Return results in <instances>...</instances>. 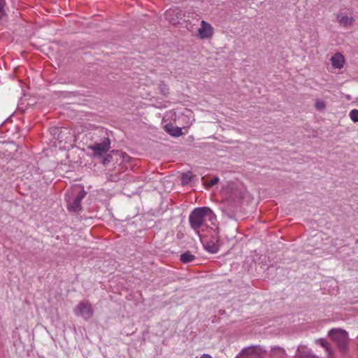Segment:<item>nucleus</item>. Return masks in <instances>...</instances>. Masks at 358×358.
<instances>
[{"label": "nucleus", "mask_w": 358, "mask_h": 358, "mask_svg": "<svg viewBox=\"0 0 358 358\" xmlns=\"http://www.w3.org/2000/svg\"><path fill=\"white\" fill-rule=\"evenodd\" d=\"M191 227L199 234V230L203 226H208L207 220L215 225V216L213 211L207 207L196 208L189 217Z\"/></svg>", "instance_id": "1"}, {"label": "nucleus", "mask_w": 358, "mask_h": 358, "mask_svg": "<svg viewBox=\"0 0 358 358\" xmlns=\"http://www.w3.org/2000/svg\"><path fill=\"white\" fill-rule=\"evenodd\" d=\"M331 338L336 343L338 348L344 351L347 349L348 343V332L343 329H331L329 333Z\"/></svg>", "instance_id": "2"}, {"label": "nucleus", "mask_w": 358, "mask_h": 358, "mask_svg": "<svg viewBox=\"0 0 358 358\" xmlns=\"http://www.w3.org/2000/svg\"><path fill=\"white\" fill-rule=\"evenodd\" d=\"M73 311L76 316L83 317L85 321H88L94 315L92 306L87 300L78 303Z\"/></svg>", "instance_id": "3"}, {"label": "nucleus", "mask_w": 358, "mask_h": 358, "mask_svg": "<svg viewBox=\"0 0 358 358\" xmlns=\"http://www.w3.org/2000/svg\"><path fill=\"white\" fill-rule=\"evenodd\" d=\"M185 16L184 12L179 8H171L165 13V18L173 25L180 24V20Z\"/></svg>", "instance_id": "4"}, {"label": "nucleus", "mask_w": 358, "mask_h": 358, "mask_svg": "<svg viewBox=\"0 0 358 358\" xmlns=\"http://www.w3.org/2000/svg\"><path fill=\"white\" fill-rule=\"evenodd\" d=\"M110 141L105 138L101 143H94L89 145L88 148L92 150L94 156H102L110 149Z\"/></svg>", "instance_id": "5"}, {"label": "nucleus", "mask_w": 358, "mask_h": 358, "mask_svg": "<svg viewBox=\"0 0 358 358\" xmlns=\"http://www.w3.org/2000/svg\"><path fill=\"white\" fill-rule=\"evenodd\" d=\"M197 32V36L201 40L210 39L214 34V28L208 22L202 20Z\"/></svg>", "instance_id": "6"}, {"label": "nucleus", "mask_w": 358, "mask_h": 358, "mask_svg": "<svg viewBox=\"0 0 358 358\" xmlns=\"http://www.w3.org/2000/svg\"><path fill=\"white\" fill-rule=\"evenodd\" d=\"M262 350L259 347H250L244 349L241 354V358H262Z\"/></svg>", "instance_id": "7"}, {"label": "nucleus", "mask_w": 358, "mask_h": 358, "mask_svg": "<svg viewBox=\"0 0 358 358\" xmlns=\"http://www.w3.org/2000/svg\"><path fill=\"white\" fill-rule=\"evenodd\" d=\"M336 19L340 26L344 28L351 27L355 20L353 17L345 15L343 13L337 14Z\"/></svg>", "instance_id": "8"}, {"label": "nucleus", "mask_w": 358, "mask_h": 358, "mask_svg": "<svg viewBox=\"0 0 358 358\" xmlns=\"http://www.w3.org/2000/svg\"><path fill=\"white\" fill-rule=\"evenodd\" d=\"M331 65L335 69H342L345 64V59L344 56L341 52H336L335 53L331 58Z\"/></svg>", "instance_id": "9"}, {"label": "nucleus", "mask_w": 358, "mask_h": 358, "mask_svg": "<svg viewBox=\"0 0 358 358\" xmlns=\"http://www.w3.org/2000/svg\"><path fill=\"white\" fill-rule=\"evenodd\" d=\"M164 130L172 136L178 137L182 134L180 127H175L171 123L166 124Z\"/></svg>", "instance_id": "10"}, {"label": "nucleus", "mask_w": 358, "mask_h": 358, "mask_svg": "<svg viewBox=\"0 0 358 358\" xmlns=\"http://www.w3.org/2000/svg\"><path fill=\"white\" fill-rule=\"evenodd\" d=\"M271 358H285V351L281 348H275L271 350Z\"/></svg>", "instance_id": "11"}, {"label": "nucleus", "mask_w": 358, "mask_h": 358, "mask_svg": "<svg viewBox=\"0 0 358 358\" xmlns=\"http://www.w3.org/2000/svg\"><path fill=\"white\" fill-rule=\"evenodd\" d=\"M68 209L73 212L78 211L81 209L80 201L74 199L72 201L68 202Z\"/></svg>", "instance_id": "12"}, {"label": "nucleus", "mask_w": 358, "mask_h": 358, "mask_svg": "<svg viewBox=\"0 0 358 358\" xmlns=\"http://www.w3.org/2000/svg\"><path fill=\"white\" fill-rule=\"evenodd\" d=\"M204 247L206 250L210 253H216L219 250L218 245L211 241L206 243Z\"/></svg>", "instance_id": "13"}, {"label": "nucleus", "mask_w": 358, "mask_h": 358, "mask_svg": "<svg viewBox=\"0 0 358 358\" xmlns=\"http://www.w3.org/2000/svg\"><path fill=\"white\" fill-rule=\"evenodd\" d=\"M159 92L164 95V96H167L169 94V86L164 83H160L157 85V89Z\"/></svg>", "instance_id": "14"}, {"label": "nucleus", "mask_w": 358, "mask_h": 358, "mask_svg": "<svg viewBox=\"0 0 358 358\" xmlns=\"http://www.w3.org/2000/svg\"><path fill=\"white\" fill-rule=\"evenodd\" d=\"M194 258L195 257L190 252H186L180 255V260L183 263L191 262Z\"/></svg>", "instance_id": "15"}, {"label": "nucleus", "mask_w": 358, "mask_h": 358, "mask_svg": "<svg viewBox=\"0 0 358 358\" xmlns=\"http://www.w3.org/2000/svg\"><path fill=\"white\" fill-rule=\"evenodd\" d=\"M315 108L317 110H322L326 108V102L322 99H316L315 103Z\"/></svg>", "instance_id": "16"}, {"label": "nucleus", "mask_w": 358, "mask_h": 358, "mask_svg": "<svg viewBox=\"0 0 358 358\" xmlns=\"http://www.w3.org/2000/svg\"><path fill=\"white\" fill-rule=\"evenodd\" d=\"M349 116L352 121L354 122H358V110L357 109H352L350 110L349 113Z\"/></svg>", "instance_id": "17"}, {"label": "nucleus", "mask_w": 358, "mask_h": 358, "mask_svg": "<svg viewBox=\"0 0 358 358\" xmlns=\"http://www.w3.org/2000/svg\"><path fill=\"white\" fill-rule=\"evenodd\" d=\"M86 195V193L85 192L83 189L81 191H80L78 192V194H77V196H76V199H77L78 201H80L81 202V201L84 199V197Z\"/></svg>", "instance_id": "18"}, {"label": "nucleus", "mask_w": 358, "mask_h": 358, "mask_svg": "<svg viewBox=\"0 0 358 358\" xmlns=\"http://www.w3.org/2000/svg\"><path fill=\"white\" fill-rule=\"evenodd\" d=\"M218 181L219 178L217 177H215L208 182V185L210 187L214 186L218 182Z\"/></svg>", "instance_id": "19"}, {"label": "nucleus", "mask_w": 358, "mask_h": 358, "mask_svg": "<svg viewBox=\"0 0 358 358\" xmlns=\"http://www.w3.org/2000/svg\"><path fill=\"white\" fill-rule=\"evenodd\" d=\"M3 1L2 0H0V19L5 14L4 10H3Z\"/></svg>", "instance_id": "20"}, {"label": "nucleus", "mask_w": 358, "mask_h": 358, "mask_svg": "<svg viewBox=\"0 0 358 358\" xmlns=\"http://www.w3.org/2000/svg\"><path fill=\"white\" fill-rule=\"evenodd\" d=\"M201 358H212L210 355H207V354H205V355H203Z\"/></svg>", "instance_id": "21"}, {"label": "nucleus", "mask_w": 358, "mask_h": 358, "mask_svg": "<svg viewBox=\"0 0 358 358\" xmlns=\"http://www.w3.org/2000/svg\"><path fill=\"white\" fill-rule=\"evenodd\" d=\"M185 111H186L187 113H192L190 110H187V109H185Z\"/></svg>", "instance_id": "22"}]
</instances>
